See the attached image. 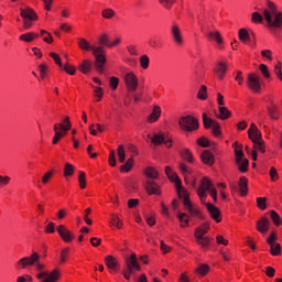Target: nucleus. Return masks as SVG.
I'll list each match as a JSON object with an SVG mask.
<instances>
[{
	"label": "nucleus",
	"mask_w": 282,
	"mask_h": 282,
	"mask_svg": "<svg viewBox=\"0 0 282 282\" xmlns=\"http://www.w3.org/2000/svg\"><path fill=\"white\" fill-rule=\"evenodd\" d=\"M78 47L80 50H85V52H93V55L95 56V67L97 72H99V74H102L105 63H107V57L105 56V48L102 46H94L83 37L78 39Z\"/></svg>",
	"instance_id": "obj_1"
},
{
	"label": "nucleus",
	"mask_w": 282,
	"mask_h": 282,
	"mask_svg": "<svg viewBox=\"0 0 282 282\" xmlns=\"http://www.w3.org/2000/svg\"><path fill=\"white\" fill-rule=\"evenodd\" d=\"M267 6L268 9L263 10L267 28L270 32L282 30V13L276 10V4L272 1H267Z\"/></svg>",
	"instance_id": "obj_2"
},
{
	"label": "nucleus",
	"mask_w": 282,
	"mask_h": 282,
	"mask_svg": "<svg viewBox=\"0 0 282 282\" xmlns=\"http://www.w3.org/2000/svg\"><path fill=\"white\" fill-rule=\"evenodd\" d=\"M41 256H39L37 252H33L29 257H23L15 263L17 270H28V268L35 265L36 270L39 272H42V270H45V264L40 263Z\"/></svg>",
	"instance_id": "obj_3"
},
{
	"label": "nucleus",
	"mask_w": 282,
	"mask_h": 282,
	"mask_svg": "<svg viewBox=\"0 0 282 282\" xmlns=\"http://www.w3.org/2000/svg\"><path fill=\"white\" fill-rule=\"evenodd\" d=\"M165 174L167 175L169 180H171V182L175 183L177 195L180 199H183L184 206H186V199L187 202H191V198L188 197V192H186V189L182 186V180H180V176L173 172L171 166L165 167Z\"/></svg>",
	"instance_id": "obj_4"
},
{
	"label": "nucleus",
	"mask_w": 282,
	"mask_h": 282,
	"mask_svg": "<svg viewBox=\"0 0 282 282\" xmlns=\"http://www.w3.org/2000/svg\"><path fill=\"white\" fill-rule=\"evenodd\" d=\"M20 17H22V19H23V25H24L25 30H30V28H32V21L39 20V15L34 11V9H32L30 7H25L24 9L21 8Z\"/></svg>",
	"instance_id": "obj_5"
},
{
	"label": "nucleus",
	"mask_w": 282,
	"mask_h": 282,
	"mask_svg": "<svg viewBox=\"0 0 282 282\" xmlns=\"http://www.w3.org/2000/svg\"><path fill=\"white\" fill-rule=\"evenodd\" d=\"M178 124L183 131H197V129H199V122L191 115L181 117Z\"/></svg>",
	"instance_id": "obj_6"
},
{
	"label": "nucleus",
	"mask_w": 282,
	"mask_h": 282,
	"mask_svg": "<svg viewBox=\"0 0 282 282\" xmlns=\"http://www.w3.org/2000/svg\"><path fill=\"white\" fill-rule=\"evenodd\" d=\"M213 188L215 187L213 186V182H210V178L204 176L200 181V186L197 188V195L202 204H204L206 202V197H208V194H206V192L208 191V193H210Z\"/></svg>",
	"instance_id": "obj_7"
},
{
	"label": "nucleus",
	"mask_w": 282,
	"mask_h": 282,
	"mask_svg": "<svg viewBox=\"0 0 282 282\" xmlns=\"http://www.w3.org/2000/svg\"><path fill=\"white\" fill-rule=\"evenodd\" d=\"M247 87L253 94H261V78L257 74L250 73L247 77Z\"/></svg>",
	"instance_id": "obj_8"
},
{
	"label": "nucleus",
	"mask_w": 282,
	"mask_h": 282,
	"mask_svg": "<svg viewBox=\"0 0 282 282\" xmlns=\"http://www.w3.org/2000/svg\"><path fill=\"white\" fill-rule=\"evenodd\" d=\"M235 155H236V164L240 171V173H248V166L250 162L248 159L243 158V151L242 150H235Z\"/></svg>",
	"instance_id": "obj_9"
},
{
	"label": "nucleus",
	"mask_w": 282,
	"mask_h": 282,
	"mask_svg": "<svg viewBox=\"0 0 282 282\" xmlns=\"http://www.w3.org/2000/svg\"><path fill=\"white\" fill-rule=\"evenodd\" d=\"M124 265H126V270H128L130 273L134 272V270H142V267H140V263L138 262V257L135 256V253H131L130 257H127L124 259Z\"/></svg>",
	"instance_id": "obj_10"
},
{
	"label": "nucleus",
	"mask_w": 282,
	"mask_h": 282,
	"mask_svg": "<svg viewBox=\"0 0 282 282\" xmlns=\"http://www.w3.org/2000/svg\"><path fill=\"white\" fill-rule=\"evenodd\" d=\"M124 84L128 91H135L138 89V77L133 72L126 74Z\"/></svg>",
	"instance_id": "obj_11"
},
{
	"label": "nucleus",
	"mask_w": 282,
	"mask_h": 282,
	"mask_svg": "<svg viewBox=\"0 0 282 282\" xmlns=\"http://www.w3.org/2000/svg\"><path fill=\"white\" fill-rule=\"evenodd\" d=\"M57 232L66 243H72V241H74V234H72L65 225L57 226Z\"/></svg>",
	"instance_id": "obj_12"
},
{
	"label": "nucleus",
	"mask_w": 282,
	"mask_h": 282,
	"mask_svg": "<svg viewBox=\"0 0 282 282\" xmlns=\"http://www.w3.org/2000/svg\"><path fill=\"white\" fill-rule=\"evenodd\" d=\"M205 206H206L207 212L209 213L212 219H214V221L219 224V221H221V212L219 210V208H217L215 205H213L210 203H206Z\"/></svg>",
	"instance_id": "obj_13"
},
{
	"label": "nucleus",
	"mask_w": 282,
	"mask_h": 282,
	"mask_svg": "<svg viewBox=\"0 0 282 282\" xmlns=\"http://www.w3.org/2000/svg\"><path fill=\"white\" fill-rule=\"evenodd\" d=\"M144 188L148 195H160L162 193L160 191V185L151 180L145 181Z\"/></svg>",
	"instance_id": "obj_14"
},
{
	"label": "nucleus",
	"mask_w": 282,
	"mask_h": 282,
	"mask_svg": "<svg viewBox=\"0 0 282 282\" xmlns=\"http://www.w3.org/2000/svg\"><path fill=\"white\" fill-rule=\"evenodd\" d=\"M267 111L271 120H279V106L274 100H271L270 106L267 107Z\"/></svg>",
	"instance_id": "obj_15"
},
{
	"label": "nucleus",
	"mask_w": 282,
	"mask_h": 282,
	"mask_svg": "<svg viewBox=\"0 0 282 282\" xmlns=\"http://www.w3.org/2000/svg\"><path fill=\"white\" fill-rule=\"evenodd\" d=\"M172 39L175 42L176 45H182L184 43V40L182 39V32L180 31V26L177 24H174L172 26Z\"/></svg>",
	"instance_id": "obj_16"
},
{
	"label": "nucleus",
	"mask_w": 282,
	"mask_h": 282,
	"mask_svg": "<svg viewBox=\"0 0 282 282\" xmlns=\"http://www.w3.org/2000/svg\"><path fill=\"white\" fill-rule=\"evenodd\" d=\"M270 229V220L265 217H262L260 220L257 223V230L259 232H262V235H265L268 230Z\"/></svg>",
	"instance_id": "obj_17"
},
{
	"label": "nucleus",
	"mask_w": 282,
	"mask_h": 282,
	"mask_svg": "<svg viewBox=\"0 0 282 282\" xmlns=\"http://www.w3.org/2000/svg\"><path fill=\"white\" fill-rule=\"evenodd\" d=\"M200 159L202 162H204V164H207L208 166L215 164V155H213L208 150L203 151V153L200 154Z\"/></svg>",
	"instance_id": "obj_18"
},
{
	"label": "nucleus",
	"mask_w": 282,
	"mask_h": 282,
	"mask_svg": "<svg viewBox=\"0 0 282 282\" xmlns=\"http://www.w3.org/2000/svg\"><path fill=\"white\" fill-rule=\"evenodd\" d=\"M148 138H150L152 144H154L155 147H160V144H164L166 140V137L162 132L155 133L153 134V137L148 135Z\"/></svg>",
	"instance_id": "obj_19"
},
{
	"label": "nucleus",
	"mask_w": 282,
	"mask_h": 282,
	"mask_svg": "<svg viewBox=\"0 0 282 282\" xmlns=\"http://www.w3.org/2000/svg\"><path fill=\"white\" fill-rule=\"evenodd\" d=\"M226 69H228V66L224 62H219L215 68L216 76L220 79L224 80V76H226Z\"/></svg>",
	"instance_id": "obj_20"
},
{
	"label": "nucleus",
	"mask_w": 282,
	"mask_h": 282,
	"mask_svg": "<svg viewBox=\"0 0 282 282\" xmlns=\"http://www.w3.org/2000/svg\"><path fill=\"white\" fill-rule=\"evenodd\" d=\"M162 116V108L160 106H154L152 113L148 117V122H158Z\"/></svg>",
	"instance_id": "obj_21"
},
{
	"label": "nucleus",
	"mask_w": 282,
	"mask_h": 282,
	"mask_svg": "<svg viewBox=\"0 0 282 282\" xmlns=\"http://www.w3.org/2000/svg\"><path fill=\"white\" fill-rule=\"evenodd\" d=\"M184 207L186 208V210H188L189 215L202 218V213L199 212V209L193 207V203L191 200L185 199Z\"/></svg>",
	"instance_id": "obj_22"
},
{
	"label": "nucleus",
	"mask_w": 282,
	"mask_h": 282,
	"mask_svg": "<svg viewBox=\"0 0 282 282\" xmlns=\"http://www.w3.org/2000/svg\"><path fill=\"white\" fill-rule=\"evenodd\" d=\"M238 186H239L240 195L242 197H246V195H248V178H246V176L240 177Z\"/></svg>",
	"instance_id": "obj_23"
},
{
	"label": "nucleus",
	"mask_w": 282,
	"mask_h": 282,
	"mask_svg": "<svg viewBox=\"0 0 282 282\" xmlns=\"http://www.w3.org/2000/svg\"><path fill=\"white\" fill-rule=\"evenodd\" d=\"M194 237L196 238L198 246H202V248H208V246H210L212 239L209 237L202 236V234H196Z\"/></svg>",
	"instance_id": "obj_24"
},
{
	"label": "nucleus",
	"mask_w": 282,
	"mask_h": 282,
	"mask_svg": "<svg viewBox=\"0 0 282 282\" xmlns=\"http://www.w3.org/2000/svg\"><path fill=\"white\" fill-rule=\"evenodd\" d=\"M219 113L216 115V117L219 118V120H228V118H230V116H232V112H230V110H228L226 107L220 106L218 108Z\"/></svg>",
	"instance_id": "obj_25"
},
{
	"label": "nucleus",
	"mask_w": 282,
	"mask_h": 282,
	"mask_svg": "<svg viewBox=\"0 0 282 282\" xmlns=\"http://www.w3.org/2000/svg\"><path fill=\"white\" fill-rule=\"evenodd\" d=\"M78 69H79V72H82V74H89V72H91V61L84 59L79 64Z\"/></svg>",
	"instance_id": "obj_26"
},
{
	"label": "nucleus",
	"mask_w": 282,
	"mask_h": 282,
	"mask_svg": "<svg viewBox=\"0 0 282 282\" xmlns=\"http://www.w3.org/2000/svg\"><path fill=\"white\" fill-rule=\"evenodd\" d=\"M105 263L109 270L116 271V268H118V261H116V258L113 256H107L105 258Z\"/></svg>",
	"instance_id": "obj_27"
},
{
	"label": "nucleus",
	"mask_w": 282,
	"mask_h": 282,
	"mask_svg": "<svg viewBox=\"0 0 282 282\" xmlns=\"http://www.w3.org/2000/svg\"><path fill=\"white\" fill-rule=\"evenodd\" d=\"M180 153H181V158H183V160H185L189 164H193L194 158H193V152H191V150L185 148Z\"/></svg>",
	"instance_id": "obj_28"
},
{
	"label": "nucleus",
	"mask_w": 282,
	"mask_h": 282,
	"mask_svg": "<svg viewBox=\"0 0 282 282\" xmlns=\"http://www.w3.org/2000/svg\"><path fill=\"white\" fill-rule=\"evenodd\" d=\"M208 37L213 41H216L218 45H221V43H224V40L221 39V33L219 31H209Z\"/></svg>",
	"instance_id": "obj_29"
},
{
	"label": "nucleus",
	"mask_w": 282,
	"mask_h": 282,
	"mask_svg": "<svg viewBox=\"0 0 282 282\" xmlns=\"http://www.w3.org/2000/svg\"><path fill=\"white\" fill-rule=\"evenodd\" d=\"M249 135V140H251V142H260L261 140H263V135L261 134L260 130H256V131H251L248 133Z\"/></svg>",
	"instance_id": "obj_30"
},
{
	"label": "nucleus",
	"mask_w": 282,
	"mask_h": 282,
	"mask_svg": "<svg viewBox=\"0 0 282 282\" xmlns=\"http://www.w3.org/2000/svg\"><path fill=\"white\" fill-rule=\"evenodd\" d=\"M37 37H39V34L30 32V33L20 35V41H24V43H32V41H34V39H37Z\"/></svg>",
	"instance_id": "obj_31"
},
{
	"label": "nucleus",
	"mask_w": 282,
	"mask_h": 282,
	"mask_svg": "<svg viewBox=\"0 0 282 282\" xmlns=\"http://www.w3.org/2000/svg\"><path fill=\"white\" fill-rule=\"evenodd\" d=\"M253 151H260V153H265V141L262 139L260 141L253 142Z\"/></svg>",
	"instance_id": "obj_32"
},
{
	"label": "nucleus",
	"mask_w": 282,
	"mask_h": 282,
	"mask_svg": "<svg viewBox=\"0 0 282 282\" xmlns=\"http://www.w3.org/2000/svg\"><path fill=\"white\" fill-rule=\"evenodd\" d=\"M270 246V253L273 256V257H279V254H281V243H278V242H273Z\"/></svg>",
	"instance_id": "obj_33"
},
{
	"label": "nucleus",
	"mask_w": 282,
	"mask_h": 282,
	"mask_svg": "<svg viewBox=\"0 0 282 282\" xmlns=\"http://www.w3.org/2000/svg\"><path fill=\"white\" fill-rule=\"evenodd\" d=\"M55 126H57V129H61V131H69V129H72V122L69 121V117H66L64 119V124L55 123Z\"/></svg>",
	"instance_id": "obj_34"
},
{
	"label": "nucleus",
	"mask_w": 282,
	"mask_h": 282,
	"mask_svg": "<svg viewBox=\"0 0 282 282\" xmlns=\"http://www.w3.org/2000/svg\"><path fill=\"white\" fill-rule=\"evenodd\" d=\"M144 174L147 177H150V180H158V177H160V173L153 167L145 169Z\"/></svg>",
	"instance_id": "obj_35"
},
{
	"label": "nucleus",
	"mask_w": 282,
	"mask_h": 282,
	"mask_svg": "<svg viewBox=\"0 0 282 282\" xmlns=\"http://www.w3.org/2000/svg\"><path fill=\"white\" fill-rule=\"evenodd\" d=\"M208 230H210V225L205 223L202 227L196 228L194 236L202 235V237H204Z\"/></svg>",
	"instance_id": "obj_36"
},
{
	"label": "nucleus",
	"mask_w": 282,
	"mask_h": 282,
	"mask_svg": "<svg viewBox=\"0 0 282 282\" xmlns=\"http://www.w3.org/2000/svg\"><path fill=\"white\" fill-rule=\"evenodd\" d=\"M180 171L183 173V175H185V182L186 184H188V178L186 177V175H192L193 170H191L188 166H186V164L184 163H180L178 165Z\"/></svg>",
	"instance_id": "obj_37"
},
{
	"label": "nucleus",
	"mask_w": 282,
	"mask_h": 282,
	"mask_svg": "<svg viewBox=\"0 0 282 282\" xmlns=\"http://www.w3.org/2000/svg\"><path fill=\"white\" fill-rule=\"evenodd\" d=\"M132 166H133V158H130L127 160V162L123 165H121L120 171L121 173H129Z\"/></svg>",
	"instance_id": "obj_38"
},
{
	"label": "nucleus",
	"mask_w": 282,
	"mask_h": 282,
	"mask_svg": "<svg viewBox=\"0 0 282 282\" xmlns=\"http://www.w3.org/2000/svg\"><path fill=\"white\" fill-rule=\"evenodd\" d=\"M196 272L197 274H200V276H206V274L210 272V267H208V264H199Z\"/></svg>",
	"instance_id": "obj_39"
},
{
	"label": "nucleus",
	"mask_w": 282,
	"mask_h": 282,
	"mask_svg": "<svg viewBox=\"0 0 282 282\" xmlns=\"http://www.w3.org/2000/svg\"><path fill=\"white\" fill-rule=\"evenodd\" d=\"M238 36L242 43H246L247 41H250V33H248V30L240 29L238 32Z\"/></svg>",
	"instance_id": "obj_40"
},
{
	"label": "nucleus",
	"mask_w": 282,
	"mask_h": 282,
	"mask_svg": "<svg viewBox=\"0 0 282 282\" xmlns=\"http://www.w3.org/2000/svg\"><path fill=\"white\" fill-rule=\"evenodd\" d=\"M215 122H217V120H213V119L208 118V116L206 113H203V124H204L205 129H210V127H213L215 124Z\"/></svg>",
	"instance_id": "obj_41"
},
{
	"label": "nucleus",
	"mask_w": 282,
	"mask_h": 282,
	"mask_svg": "<svg viewBox=\"0 0 282 282\" xmlns=\"http://www.w3.org/2000/svg\"><path fill=\"white\" fill-rule=\"evenodd\" d=\"M197 98L199 100H206L208 98V88L206 86H200V89L198 90Z\"/></svg>",
	"instance_id": "obj_42"
},
{
	"label": "nucleus",
	"mask_w": 282,
	"mask_h": 282,
	"mask_svg": "<svg viewBox=\"0 0 282 282\" xmlns=\"http://www.w3.org/2000/svg\"><path fill=\"white\" fill-rule=\"evenodd\" d=\"M117 155L119 158V162L121 164H124V160L127 159V154L124 153V147L123 145H119L117 149Z\"/></svg>",
	"instance_id": "obj_43"
},
{
	"label": "nucleus",
	"mask_w": 282,
	"mask_h": 282,
	"mask_svg": "<svg viewBox=\"0 0 282 282\" xmlns=\"http://www.w3.org/2000/svg\"><path fill=\"white\" fill-rule=\"evenodd\" d=\"M40 32H41V36H44L43 37L44 43H48V44L54 43V37H52V33L45 30H41Z\"/></svg>",
	"instance_id": "obj_44"
},
{
	"label": "nucleus",
	"mask_w": 282,
	"mask_h": 282,
	"mask_svg": "<svg viewBox=\"0 0 282 282\" xmlns=\"http://www.w3.org/2000/svg\"><path fill=\"white\" fill-rule=\"evenodd\" d=\"M177 218L181 221L182 228H186V226H188V216L186 215V213H178Z\"/></svg>",
	"instance_id": "obj_45"
},
{
	"label": "nucleus",
	"mask_w": 282,
	"mask_h": 282,
	"mask_svg": "<svg viewBox=\"0 0 282 282\" xmlns=\"http://www.w3.org/2000/svg\"><path fill=\"white\" fill-rule=\"evenodd\" d=\"M177 218L181 221L182 228H186V226H188V216L186 215V213H178Z\"/></svg>",
	"instance_id": "obj_46"
},
{
	"label": "nucleus",
	"mask_w": 282,
	"mask_h": 282,
	"mask_svg": "<svg viewBox=\"0 0 282 282\" xmlns=\"http://www.w3.org/2000/svg\"><path fill=\"white\" fill-rule=\"evenodd\" d=\"M61 69L66 72V74H69V76H74V74H76V68L67 63L62 65Z\"/></svg>",
	"instance_id": "obj_47"
},
{
	"label": "nucleus",
	"mask_w": 282,
	"mask_h": 282,
	"mask_svg": "<svg viewBox=\"0 0 282 282\" xmlns=\"http://www.w3.org/2000/svg\"><path fill=\"white\" fill-rule=\"evenodd\" d=\"M99 43L104 46V47H109V35L107 33L101 34L98 37Z\"/></svg>",
	"instance_id": "obj_48"
},
{
	"label": "nucleus",
	"mask_w": 282,
	"mask_h": 282,
	"mask_svg": "<svg viewBox=\"0 0 282 282\" xmlns=\"http://www.w3.org/2000/svg\"><path fill=\"white\" fill-rule=\"evenodd\" d=\"M101 15L104 19H113L116 17V11H113V9H104Z\"/></svg>",
	"instance_id": "obj_49"
},
{
	"label": "nucleus",
	"mask_w": 282,
	"mask_h": 282,
	"mask_svg": "<svg viewBox=\"0 0 282 282\" xmlns=\"http://www.w3.org/2000/svg\"><path fill=\"white\" fill-rule=\"evenodd\" d=\"M212 130H213V134L216 138H219V135H221V124H219V122H214V124L212 126Z\"/></svg>",
	"instance_id": "obj_50"
},
{
	"label": "nucleus",
	"mask_w": 282,
	"mask_h": 282,
	"mask_svg": "<svg viewBox=\"0 0 282 282\" xmlns=\"http://www.w3.org/2000/svg\"><path fill=\"white\" fill-rule=\"evenodd\" d=\"M64 175L65 177H72V175H74V165H72L70 163H66L64 169Z\"/></svg>",
	"instance_id": "obj_51"
},
{
	"label": "nucleus",
	"mask_w": 282,
	"mask_h": 282,
	"mask_svg": "<svg viewBox=\"0 0 282 282\" xmlns=\"http://www.w3.org/2000/svg\"><path fill=\"white\" fill-rule=\"evenodd\" d=\"M271 219L273 224H275V226H281L282 220H281V216H279V213L271 210Z\"/></svg>",
	"instance_id": "obj_52"
},
{
	"label": "nucleus",
	"mask_w": 282,
	"mask_h": 282,
	"mask_svg": "<svg viewBox=\"0 0 282 282\" xmlns=\"http://www.w3.org/2000/svg\"><path fill=\"white\" fill-rule=\"evenodd\" d=\"M251 21L252 23H263V15L259 12H253L251 14Z\"/></svg>",
	"instance_id": "obj_53"
},
{
	"label": "nucleus",
	"mask_w": 282,
	"mask_h": 282,
	"mask_svg": "<svg viewBox=\"0 0 282 282\" xmlns=\"http://www.w3.org/2000/svg\"><path fill=\"white\" fill-rule=\"evenodd\" d=\"M149 63H150V59L148 55H142L140 57V65L142 69H149Z\"/></svg>",
	"instance_id": "obj_54"
},
{
	"label": "nucleus",
	"mask_w": 282,
	"mask_h": 282,
	"mask_svg": "<svg viewBox=\"0 0 282 282\" xmlns=\"http://www.w3.org/2000/svg\"><path fill=\"white\" fill-rule=\"evenodd\" d=\"M78 182H79V187L80 188H86L87 187V180H86L85 172L79 173Z\"/></svg>",
	"instance_id": "obj_55"
},
{
	"label": "nucleus",
	"mask_w": 282,
	"mask_h": 282,
	"mask_svg": "<svg viewBox=\"0 0 282 282\" xmlns=\"http://www.w3.org/2000/svg\"><path fill=\"white\" fill-rule=\"evenodd\" d=\"M111 221L112 225L116 226V228H122V220H120V218L116 214L111 215Z\"/></svg>",
	"instance_id": "obj_56"
},
{
	"label": "nucleus",
	"mask_w": 282,
	"mask_h": 282,
	"mask_svg": "<svg viewBox=\"0 0 282 282\" xmlns=\"http://www.w3.org/2000/svg\"><path fill=\"white\" fill-rule=\"evenodd\" d=\"M257 206L260 208V210H265L268 208V205H265V197H258Z\"/></svg>",
	"instance_id": "obj_57"
},
{
	"label": "nucleus",
	"mask_w": 282,
	"mask_h": 282,
	"mask_svg": "<svg viewBox=\"0 0 282 282\" xmlns=\"http://www.w3.org/2000/svg\"><path fill=\"white\" fill-rule=\"evenodd\" d=\"M259 69L261 72L262 76H264V78H270V70L268 69V65L260 64Z\"/></svg>",
	"instance_id": "obj_58"
},
{
	"label": "nucleus",
	"mask_w": 282,
	"mask_h": 282,
	"mask_svg": "<svg viewBox=\"0 0 282 282\" xmlns=\"http://www.w3.org/2000/svg\"><path fill=\"white\" fill-rule=\"evenodd\" d=\"M119 83H120V79H118V77H110L109 79V85L113 90L118 89Z\"/></svg>",
	"instance_id": "obj_59"
},
{
	"label": "nucleus",
	"mask_w": 282,
	"mask_h": 282,
	"mask_svg": "<svg viewBox=\"0 0 282 282\" xmlns=\"http://www.w3.org/2000/svg\"><path fill=\"white\" fill-rule=\"evenodd\" d=\"M197 144L199 147L207 149V147H210V141H208V139L202 137L200 139L197 140Z\"/></svg>",
	"instance_id": "obj_60"
},
{
	"label": "nucleus",
	"mask_w": 282,
	"mask_h": 282,
	"mask_svg": "<svg viewBox=\"0 0 282 282\" xmlns=\"http://www.w3.org/2000/svg\"><path fill=\"white\" fill-rule=\"evenodd\" d=\"M51 58H53V61H55L56 65H58V67H63V62L61 59V56L56 53H50Z\"/></svg>",
	"instance_id": "obj_61"
},
{
	"label": "nucleus",
	"mask_w": 282,
	"mask_h": 282,
	"mask_svg": "<svg viewBox=\"0 0 282 282\" xmlns=\"http://www.w3.org/2000/svg\"><path fill=\"white\" fill-rule=\"evenodd\" d=\"M8 184H10V176L0 175V188L8 186Z\"/></svg>",
	"instance_id": "obj_62"
},
{
	"label": "nucleus",
	"mask_w": 282,
	"mask_h": 282,
	"mask_svg": "<svg viewBox=\"0 0 282 282\" xmlns=\"http://www.w3.org/2000/svg\"><path fill=\"white\" fill-rule=\"evenodd\" d=\"M94 94L98 101L102 100V96H104L102 87H95Z\"/></svg>",
	"instance_id": "obj_63"
},
{
	"label": "nucleus",
	"mask_w": 282,
	"mask_h": 282,
	"mask_svg": "<svg viewBox=\"0 0 282 282\" xmlns=\"http://www.w3.org/2000/svg\"><path fill=\"white\" fill-rule=\"evenodd\" d=\"M269 175L272 182H276V180H279V172H276L274 167L270 169Z\"/></svg>",
	"instance_id": "obj_64"
}]
</instances>
